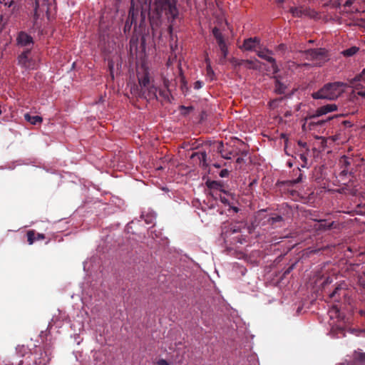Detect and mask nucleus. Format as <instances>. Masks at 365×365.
<instances>
[{"label": "nucleus", "instance_id": "f257e3e1", "mask_svg": "<svg viewBox=\"0 0 365 365\" xmlns=\"http://www.w3.org/2000/svg\"><path fill=\"white\" fill-rule=\"evenodd\" d=\"M347 85L341 82H334L324 85L320 90L312 94L314 99L334 100L344 91Z\"/></svg>", "mask_w": 365, "mask_h": 365}, {"label": "nucleus", "instance_id": "f03ea898", "mask_svg": "<svg viewBox=\"0 0 365 365\" xmlns=\"http://www.w3.org/2000/svg\"><path fill=\"white\" fill-rule=\"evenodd\" d=\"M155 9L158 14L166 11V14L175 19L178 15V11L174 0H155Z\"/></svg>", "mask_w": 365, "mask_h": 365}, {"label": "nucleus", "instance_id": "7ed1b4c3", "mask_svg": "<svg viewBox=\"0 0 365 365\" xmlns=\"http://www.w3.org/2000/svg\"><path fill=\"white\" fill-rule=\"evenodd\" d=\"M306 57L313 61L314 66H322L328 61L327 51L324 48L312 49L306 51Z\"/></svg>", "mask_w": 365, "mask_h": 365}, {"label": "nucleus", "instance_id": "20e7f679", "mask_svg": "<svg viewBox=\"0 0 365 365\" xmlns=\"http://www.w3.org/2000/svg\"><path fill=\"white\" fill-rule=\"evenodd\" d=\"M19 64L27 69H36L38 61L32 58L31 51L27 49L22 52L18 58Z\"/></svg>", "mask_w": 365, "mask_h": 365}, {"label": "nucleus", "instance_id": "39448f33", "mask_svg": "<svg viewBox=\"0 0 365 365\" xmlns=\"http://www.w3.org/2000/svg\"><path fill=\"white\" fill-rule=\"evenodd\" d=\"M289 11L294 17L302 18L308 16L313 19L318 17V13L308 7H291Z\"/></svg>", "mask_w": 365, "mask_h": 365}, {"label": "nucleus", "instance_id": "423d86ee", "mask_svg": "<svg viewBox=\"0 0 365 365\" xmlns=\"http://www.w3.org/2000/svg\"><path fill=\"white\" fill-rule=\"evenodd\" d=\"M257 54L259 58H263L272 63V68L274 73H277L278 72L279 70L276 64L275 59L272 56V53L271 51L266 48H262L258 50L257 51Z\"/></svg>", "mask_w": 365, "mask_h": 365}, {"label": "nucleus", "instance_id": "0eeeda50", "mask_svg": "<svg viewBox=\"0 0 365 365\" xmlns=\"http://www.w3.org/2000/svg\"><path fill=\"white\" fill-rule=\"evenodd\" d=\"M16 41L19 46L27 47L29 50L32 48L34 45L33 38L24 31L19 34Z\"/></svg>", "mask_w": 365, "mask_h": 365}, {"label": "nucleus", "instance_id": "6e6552de", "mask_svg": "<svg viewBox=\"0 0 365 365\" xmlns=\"http://www.w3.org/2000/svg\"><path fill=\"white\" fill-rule=\"evenodd\" d=\"M337 110V106L336 104H327L323 106H321L318 108L315 113L312 116L313 118L314 117H319L321 115L327 114L329 113L335 111Z\"/></svg>", "mask_w": 365, "mask_h": 365}, {"label": "nucleus", "instance_id": "1a4fd4ad", "mask_svg": "<svg viewBox=\"0 0 365 365\" xmlns=\"http://www.w3.org/2000/svg\"><path fill=\"white\" fill-rule=\"evenodd\" d=\"M27 240L29 245L34 244L36 241L43 240L46 238L45 235L36 232L34 230H30L26 232Z\"/></svg>", "mask_w": 365, "mask_h": 365}, {"label": "nucleus", "instance_id": "9d476101", "mask_svg": "<svg viewBox=\"0 0 365 365\" xmlns=\"http://www.w3.org/2000/svg\"><path fill=\"white\" fill-rule=\"evenodd\" d=\"M348 294V290L341 287H337L334 291L330 294L329 297L334 302H339L341 297H346Z\"/></svg>", "mask_w": 365, "mask_h": 365}, {"label": "nucleus", "instance_id": "9b49d317", "mask_svg": "<svg viewBox=\"0 0 365 365\" xmlns=\"http://www.w3.org/2000/svg\"><path fill=\"white\" fill-rule=\"evenodd\" d=\"M144 89L145 91H143V93L145 95L147 98L149 100L157 98V93L158 91V88L153 83V82L149 86L145 87Z\"/></svg>", "mask_w": 365, "mask_h": 365}, {"label": "nucleus", "instance_id": "f8f14e48", "mask_svg": "<svg viewBox=\"0 0 365 365\" xmlns=\"http://www.w3.org/2000/svg\"><path fill=\"white\" fill-rule=\"evenodd\" d=\"M259 43V39L258 38H250L244 41L242 48L246 51H252Z\"/></svg>", "mask_w": 365, "mask_h": 365}, {"label": "nucleus", "instance_id": "ddd939ff", "mask_svg": "<svg viewBox=\"0 0 365 365\" xmlns=\"http://www.w3.org/2000/svg\"><path fill=\"white\" fill-rule=\"evenodd\" d=\"M138 82L143 89L149 86L152 82L150 79L148 72H145L143 76H138Z\"/></svg>", "mask_w": 365, "mask_h": 365}, {"label": "nucleus", "instance_id": "4468645a", "mask_svg": "<svg viewBox=\"0 0 365 365\" xmlns=\"http://www.w3.org/2000/svg\"><path fill=\"white\" fill-rule=\"evenodd\" d=\"M24 118H25V120H26L28 122H29L32 125L41 123L43 121V119L41 116H38V115L31 116L29 113H26L24 115Z\"/></svg>", "mask_w": 365, "mask_h": 365}, {"label": "nucleus", "instance_id": "2eb2a0df", "mask_svg": "<svg viewBox=\"0 0 365 365\" xmlns=\"http://www.w3.org/2000/svg\"><path fill=\"white\" fill-rule=\"evenodd\" d=\"M329 316L331 319L340 317V309L337 305H332L329 311Z\"/></svg>", "mask_w": 365, "mask_h": 365}, {"label": "nucleus", "instance_id": "dca6fc26", "mask_svg": "<svg viewBox=\"0 0 365 365\" xmlns=\"http://www.w3.org/2000/svg\"><path fill=\"white\" fill-rule=\"evenodd\" d=\"M359 48L356 46H352L342 51V54L344 56H352L359 51Z\"/></svg>", "mask_w": 365, "mask_h": 365}, {"label": "nucleus", "instance_id": "f3484780", "mask_svg": "<svg viewBox=\"0 0 365 365\" xmlns=\"http://www.w3.org/2000/svg\"><path fill=\"white\" fill-rule=\"evenodd\" d=\"M212 34L215 38H216L217 43L224 41L222 33L220 32V29H217V27H215L212 29Z\"/></svg>", "mask_w": 365, "mask_h": 365}, {"label": "nucleus", "instance_id": "a211bd4d", "mask_svg": "<svg viewBox=\"0 0 365 365\" xmlns=\"http://www.w3.org/2000/svg\"><path fill=\"white\" fill-rule=\"evenodd\" d=\"M286 87L278 80H276V91L279 93L285 92Z\"/></svg>", "mask_w": 365, "mask_h": 365}, {"label": "nucleus", "instance_id": "6ab92c4d", "mask_svg": "<svg viewBox=\"0 0 365 365\" xmlns=\"http://www.w3.org/2000/svg\"><path fill=\"white\" fill-rule=\"evenodd\" d=\"M217 43H218V46H219L222 53H223L224 57H226L227 55V48L225 41H220Z\"/></svg>", "mask_w": 365, "mask_h": 365}, {"label": "nucleus", "instance_id": "aec40b11", "mask_svg": "<svg viewBox=\"0 0 365 365\" xmlns=\"http://www.w3.org/2000/svg\"><path fill=\"white\" fill-rule=\"evenodd\" d=\"M205 61L207 62V68H206L207 74V76H210L211 79H212V76L214 75V71H212V69L210 66V60L208 58H206Z\"/></svg>", "mask_w": 365, "mask_h": 365}, {"label": "nucleus", "instance_id": "412c9836", "mask_svg": "<svg viewBox=\"0 0 365 365\" xmlns=\"http://www.w3.org/2000/svg\"><path fill=\"white\" fill-rule=\"evenodd\" d=\"M365 81V68L362 71L361 73L359 76H356L354 79H353L350 82V83L351 85H354V81Z\"/></svg>", "mask_w": 365, "mask_h": 365}, {"label": "nucleus", "instance_id": "4be33fe9", "mask_svg": "<svg viewBox=\"0 0 365 365\" xmlns=\"http://www.w3.org/2000/svg\"><path fill=\"white\" fill-rule=\"evenodd\" d=\"M297 172L299 173V177L296 179V180H292L290 181V183L291 184H296V183H299V182H301L302 180V173L301 172V170L299 168L297 169Z\"/></svg>", "mask_w": 365, "mask_h": 365}, {"label": "nucleus", "instance_id": "5701e85b", "mask_svg": "<svg viewBox=\"0 0 365 365\" xmlns=\"http://www.w3.org/2000/svg\"><path fill=\"white\" fill-rule=\"evenodd\" d=\"M356 359L361 362L365 364V353H357L356 354Z\"/></svg>", "mask_w": 365, "mask_h": 365}, {"label": "nucleus", "instance_id": "b1692460", "mask_svg": "<svg viewBox=\"0 0 365 365\" xmlns=\"http://www.w3.org/2000/svg\"><path fill=\"white\" fill-rule=\"evenodd\" d=\"M245 63L247 64V67L249 68H257V66L256 65V62L252 61H246Z\"/></svg>", "mask_w": 365, "mask_h": 365}, {"label": "nucleus", "instance_id": "393cba45", "mask_svg": "<svg viewBox=\"0 0 365 365\" xmlns=\"http://www.w3.org/2000/svg\"><path fill=\"white\" fill-rule=\"evenodd\" d=\"M5 5L11 7L14 4H15L19 0H3Z\"/></svg>", "mask_w": 365, "mask_h": 365}, {"label": "nucleus", "instance_id": "a878e982", "mask_svg": "<svg viewBox=\"0 0 365 365\" xmlns=\"http://www.w3.org/2000/svg\"><path fill=\"white\" fill-rule=\"evenodd\" d=\"M228 174H229L228 170L226 169H223L220 171V176L222 178H225V177H227L228 175Z\"/></svg>", "mask_w": 365, "mask_h": 365}, {"label": "nucleus", "instance_id": "bb28decb", "mask_svg": "<svg viewBox=\"0 0 365 365\" xmlns=\"http://www.w3.org/2000/svg\"><path fill=\"white\" fill-rule=\"evenodd\" d=\"M157 365H170V364L165 359H161L157 361Z\"/></svg>", "mask_w": 365, "mask_h": 365}, {"label": "nucleus", "instance_id": "cd10ccee", "mask_svg": "<svg viewBox=\"0 0 365 365\" xmlns=\"http://www.w3.org/2000/svg\"><path fill=\"white\" fill-rule=\"evenodd\" d=\"M331 4L334 7H337L339 6L341 4L339 0H331Z\"/></svg>", "mask_w": 365, "mask_h": 365}, {"label": "nucleus", "instance_id": "c85d7f7f", "mask_svg": "<svg viewBox=\"0 0 365 365\" xmlns=\"http://www.w3.org/2000/svg\"><path fill=\"white\" fill-rule=\"evenodd\" d=\"M202 87V82L200 81H196L194 84V88L195 89H199Z\"/></svg>", "mask_w": 365, "mask_h": 365}, {"label": "nucleus", "instance_id": "c756f323", "mask_svg": "<svg viewBox=\"0 0 365 365\" xmlns=\"http://www.w3.org/2000/svg\"><path fill=\"white\" fill-rule=\"evenodd\" d=\"M342 123L344 125V126H346V127H351L352 126V124L351 123V122L348 121V120H344V121H343Z\"/></svg>", "mask_w": 365, "mask_h": 365}, {"label": "nucleus", "instance_id": "7c9ffc66", "mask_svg": "<svg viewBox=\"0 0 365 365\" xmlns=\"http://www.w3.org/2000/svg\"><path fill=\"white\" fill-rule=\"evenodd\" d=\"M353 4V0H346L345 4H344V6L346 7V6H351V4Z\"/></svg>", "mask_w": 365, "mask_h": 365}, {"label": "nucleus", "instance_id": "2f4dec72", "mask_svg": "<svg viewBox=\"0 0 365 365\" xmlns=\"http://www.w3.org/2000/svg\"><path fill=\"white\" fill-rule=\"evenodd\" d=\"M357 94L360 96L365 98V91H360L357 92Z\"/></svg>", "mask_w": 365, "mask_h": 365}, {"label": "nucleus", "instance_id": "473e14b6", "mask_svg": "<svg viewBox=\"0 0 365 365\" xmlns=\"http://www.w3.org/2000/svg\"><path fill=\"white\" fill-rule=\"evenodd\" d=\"M347 160H348L347 158L344 156V157H342L341 162H343L345 164H349Z\"/></svg>", "mask_w": 365, "mask_h": 365}, {"label": "nucleus", "instance_id": "72a5a7b5", "mask_svg": "<svg viewBox=\"0 0 365 365\" xmlns=\"http://www.w3.org/2000/svg\"><path fill=\"white\" fill-rule=\"evenodd\" d=\"M301 159L304 162V163H307V158L304 155H300Z\"/></svg>", "mask_w": 365, "mask_h": 365}, {"label": "nucleus", "instance_id": "f704fd0d", "mask_svg": "<svg viewBox=\"0 0 365 365\" xmlns=\"http://www.w3.org/2000/svg\"><path fill=\"white\" fill-rule=\"evenodd\" d=\"M359 314H360L361 316H365V311H364V310H360V311H359Z\"/></svg>", "mask_w": 365, "mask_h": 365}, {"label": "nucleus", "instance_id": "c9c22d12", "mask_svg": "<svg viewBox=\"0 0 365 365\" xmlns=\"http://www.w3.org/2000/svg\"><path fill=\"white\" fill-rule=\"evenodd\" d=\"M277 103V101H273L270 103V106H274V104Z\"/></svg>", "mask_w": 365, "mask_h": 365}, {"label": "nucleus", "instance_id": "e433bc0d", "mask_svg": "<svg viewBox=\"0 0 365 365\" xmlns=\"http://www.w3.org/2000/svg\"><path fill=\"white\" fill-rule=\"evenodd\" d=\"M287 165H288V166H289V168H291V167L292 166V163H290V162H288V163H287Z\"/></svg>", "mask_w": 365, "mask_h": 365}, {"label": "nucleus", "instance_id": "4c0bfd02", "mask_svg": "<svg viewBox=\"0 0 365 365\" xmlns=\"http://www.w3.org/2000/svg\"><path fill=\"white\" fill-rule=\"evenodd\" d=\"M282 220V217H279H279H277V220Z\"/></svg>", "mask_w": 365, "mask_h": 365}, {"label": "nucleus", "instance_id": "58836bf2", "mask_svg": "<svg viewBox=\"0 0 365 365\" xmlns=\"http://www.w3.org/2000/svg\"><path fill=\"white\" fill-rule=\"evenodd\" d=\"M363 332H365V329L363 331Z\"/></svg>", "mask_w": 365, "mask_h": 365}]
</instances>
